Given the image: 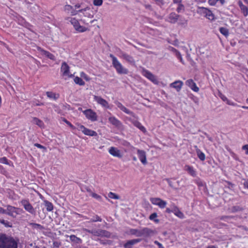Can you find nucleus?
<instances>
[{"label": "nucleus", "instance_id": "obj_64", "mask_svg": "<svg viewBox=\"0 0 248 248\" xmlns=\"http://www.w3.org/2000/svg\"><path fill=\"white\" fill-rule=\"evenodd\" d=\"M206 248H218L217 247L214 245L208 246Z\"/></svg>", "mask_w": 248, "mask_h": 248}, {"label": "nucleus", "instance_id": "obj_25", "mask_svg": "<svg viewBox=\"0 0 248 248\" xmlns=\"http://www.w3.org/2000/svg\"><path fill=\"white\" fill-rule=\"evenodd\" d=\"M108 121L110 124L116 127H120L122 125L121 122L114 116L109 117Z\"/></svg>", "mask_w": 248, "mask_h": 248}, {"label": "nucleus", "instance_id": "obj_57", "mask_svg": "<svg viewBox=\"0 0 248 248\" xmlns=\"http://www.w3.org/2000/svg\"><path fill=\"white\" fill-rule=\"evenodd\" d=\"M31 225L34 227L35 228H39V229H41L42 228V226L40 224H37V223H32Z\"/></svg>", "mask_w": 248, "mask_h": 248}, {"label": "nucleus", "instance_id": "obj_10", "mask_svg": "<svg viewBox=\"0 0 248 248\" xmlns=\"http://www.w3.org/2000/svg\"><path fill=\"white\" fill-rule=\"evenodd\" d=\"M150 200L153 204L158 206L161 209H164L166 206L167 202L159 198H151Z\"/></svg>", "mask_w": 248, "mask_h": 248}, {"label": "nucleus", "instance_id": "obj_56", "mask_svg": "<svg viewBox=\"0 0 248 248\" xmlns=\"http://www.w3.org/2000/svg\"><path fill=\"white\" fill-rule=\"evenodd\" d=\"M242 149L245 150L246 155H248V144L243 146Z\"/></svg>", "mask_w": 248, "mask_h": 248}, {"label": "nucleus", "instance_id": "obj_6", "mask_svg": "<svg viewBox=\"0 0 248 248\" xmlns=\"http://www.w3.org/2000/svg\"><path fill=\"white\" fill-rule=\"evenodd\" d=\"M86 118L91 122H95L97 120V115L96 112L91 108L82 111Z\"/></svg>", "mask_w": 248, "mask_h": 248}, {"label": "nucleus", "instance_id": "obj_34", "mask_svg": "<svg viewBox=\"0 0 248 248\" xmlns=\"http://www.w3.org/2000/svg\"><path fill=\"white\" fill-rule=\"evenodd\" d=\"M117 107L123 111L126 114H130V111L126 108H125L121 103L118 102Z\"/></svg>", "mask_w": 248, "mask_h": 248}, {"label": "nucleus", "instance_id": "obj_53", "mask_svg": "<svg viewBox=\"0 0 248 248\" xmlns=\"http://www.w3.org/2000/svg\"><path fill=\"white\" fill-rule=\"evenodd\" d=\"M73 7L70 5L67 4L64 6V10L69 11L73 10Z\"/></svg>", "mask_w": 248, "mask_h": 248}, {"label": "nucleus", "instance_id": "obj_47", "mask_svg": "<svg viewBox=\"0 0 248 248\" xmlns=\"http://www.w3.org/2000/svg\"><path fill=\"white\" fill-rule=\"evenodd\" d=\"M93 4L95 6H100L103 4V0H93Z\"/></svg>", "mask_w": 248, "mask_h": 248}, {"label": "nucleus", "instance_id": "obj_29", "mask_svg": "<svg viewBox=\"0 0 248 248\" xmlns=\"http://www.w3.org/2000/svg\"><path fill=\"white\" fill-rule=\"evenodd\" d=\"M44 203L47 211L50 212L53 210V205L51 202L45 200Z\"/></svg>", "mask_w": 248, "mask_h": 248}, {"label": "nucleus", "instance_id": "obj_21", "mask_svg": "<svg viewBox=\"0 0 248 248\" xmlns=\"http://www.w3.org/2000/svg\"><path fill=\"white\" fill-rule=\"evenodd\" d=\"M180 16L174 12L170 13L168 17V21L171 23H175L178 20Z\"/></svg>", "mask_w": 248, "mask_h": 248}, {"label": "nucleus", "instance_id": "obj_28", "mask_svg": "<svg viewBox=\"0 0 248 248\" xmlns=\"http://www.w3.org/2000/svg\"><path fill=\"white\" fill-rule=\"evenodd\" d=\"M186 170L192 176L195 177L196 175V173L193 167L186 165Z\"/></svg>", "mask_w": 248, "mask_h": 248}, {"label": "nucleus", "instance_id": "obj_38", "mask_svg": "<svg viewBox=\"0 0 248 248\" xmlns=\"http://www.w3.org/2000/svg\"><path fill=\"white\" fill-rule=\"evenodd\" d=\"M157 217V214L156 213H154L150 215L149 218L150 220H154L155 222L158 223L159 220L158 219H156Z\"/></svg>", "mask_w": 248, "mask_h": 248}, {"label": "nucleus", "instance_id": "obj_27", "mask_svg": "<svg viewBox=\"0 0 248 248\" xmlns=\"http://www.w3.org/2000/svg\"><path fill=\"white\" fill-rule=\"evenodd\" d=\"M121 57L130 63H133L135 62L133 58L126 53H123Z\"/></svg>", "mask_w": 248, "mask_h": 248}, {"label": "nucleus", "instance_id": "obj_22", "mask_svg": "<svg viewBox=\"0 0 248 248\" xmlns=\"http://www.w3.org/2000/svg\"><path fill=\"white\" fill-rule=\"evenodd\" d=\"M171 206L173 207V214L175 216L181 219L185 218L184 214L180 210L179 208L174 203H172Z\"/></svg>", "mask_w": 248, "mask_h": 248}, {"label": "nucleus", "instance_id": "obj_62", "mask_svg": "<svg viewBox=\"0 0 248 248\" xmlns=\"http://www.w3.org/2000/svg\"><path fill=\"white\" fill-rule=\"evenodd\" d=\"M173 3L175 4H180L182 3V0H172Z\"/></svg>", "mask_w": 248, "mask_h": 248}, {"label": "nucleus", "instance_id": "obj_54", "mask_svg": "<svg viewBox=\"0 0 248 248\" xmlns=\"http://www.w3.org/2000/svg\"><path fill=\"white\" fill-rule=\"evenodd\" d=\"M157 4L159 5H163L164 4V2L163 0H154Z\"/></svg>", "mask_w": 248, "mask_h": 248}, {"label": "nucleus", "instance_id": "obj_19", "mask_svg": "<svg viewBox=\"0 0 248 248\" xmlns=\"http://www.w3.org/2000/svg\"><path fill=\"white\" fill-rule=\"evenodd\" d=\"M141 241V239H134L127 241L124 245V248H132L133 246L140 242Z\"/></svg>", "mask_w": 248, "mask_h": 248}, {"label": "nucleus", "instance_id": "obj_59", "mask_svg": "<svg viewBox=\"0 0 248 248\" xmlns=\"http://www.w3.org/2000/svg\"><path fill=\"white\" fill-rule=\"evenodd\" d=\"M177 55L178 58L180 60V62H182V63H183V59H182V56L180 54V53L179 52H178L177 54Z\"/></svg>", "mask_w": 248, "mask_h": 248}, {"label": "nucleus", "instance_id": "obj_36", "mask_svg": "<svg viewBox=\"0 0 248 248\" xmlns=\"http://www.w3.org/2000/svg\"><path fill=\"white\" fill-rule=\"evenodd\" d=\"M33 120L34 123L40 127H42L44 125L43 122L36 117H33Z\"/></svg>", "mask_w": 248, "mask_h": 248}, {"label": "nucleus", "instance_id": "obj_2", "mask_svg": "<svg viewBox=\"0 0 248 248\" xmlns=\"http://www.w3.org/2000/svg\"><path fill=\"white\" fill-rule=\"evenodd\" d=\"M153 232L151 229L147 227L143 228L141 230L136 229H131L130 230V233L137 237H148Z\"/></svg>", "mask_w": 248, "mask_h": 248}, {"label": "nucleus", "instance_id": "obj_17", "mask_svg": "<svg viewBox=\"0 0 248 248\" xmlns=\"http://www.w3.org/2000/svg\"><path fill=\"white\" fill-rule=\"evenodd\" d=\"M137 154L138 157L140 162L143 164L146 165L147 163L146 152L143 150L138 149Z\"/></svg>", "mask_w": 248, "mask_h": 248}, {"label": "nucleus", "instance_id": "obj_60", "mask_svg": "<svg viewBox=\"0 0 248 248\" xmlns=\"http://www.w3.org/2000/svg\"><path fill=\"white\" fill-rule=\"evenodd\" d=\"M6 213V210L0 207V214H5Z\"/></svg>", "mask_w": 248, "mask_h": 248}, {"label": "nucleus", "instance_id": "obj_15", "mask_svg": "<svg viewBox=\"0 0 248 248\" xmlns=\"http://www.w3.org/2000/svg\"><path fill=\"white\" fill-rule=\"evenodd\" d=\"M108 153L113 156L117 157L119 158H121L123 156V154L121 151L115 147H110L108 149Z\"/></svg>", "mask_w": 248, "mask_h": 248}, {"label": "nucleus", "instance_id": "obj_45", "mask_svg": "<svg viewBox=\"0 0 248 248\" xmlns=\"http://www.w3.org/2000/svg\"><path fill=\"white\" fill-rule=\"evenodd\" d=\"M62 121L72 129H75V127L69 121L67 120L65 118H62Z\"/></svg>", "mask_w": 248, "mask_h": 248}, {"label": "nucleus", "instance_id": "obj_50", "mask_svg": "<svg viewBox=\"0 0 248 248\" xmlns=\"http://www.w3.org/2000/svg\"><path fill=\"white\" fill-rule=\"evenodd\" d=\"M91 195L93 198H94L97 200H100L101 199V197L100 195H99L97 194H96L95 193H92Z\"/></svg>", "mask_w": 248, "mask_h": 248}, {"label": "nucleus", "instance_id": "obj_12", "mask_svg": "<svg viewBox=\"0 0 248 248\" xmlns=\"http://www.w3.org/2000/svg\"><path fill=\"white\" fill-rule=\"evenodd\" d=\"M93 100L105 108H110L108 102L102 97L97 95H93Z\"/></svg>", "mask_w": 248, "mask_h": 248}, {"label": "nucleus", "instance_id": "obj_37", "mask_svg": "<svg viewBox=\"0 0 248 248\" xmlns=\"http://www.w3.org/2000/svg\"><path fill=\"white\" fill-rule=\"evenodd\" d=\"M197 154L199 159L202 161H204L205 159V154L202 152L200 150H197Z\"/></svg>", "mask_w": 248, "mask_h": 248}, {"label": "nucleus", "instance_id": "obj_11", "mask_svg": "<svg viewBox=\"0 0 248 248\" xmlns=\"http://www.w3.org/2000/svg\"><path fill=\"white\" fill-rule=\"evenodd\" d=\"M78 130H81L85 135L89 136H96L97 135L96 131L88 129L83 125L78 124Z\"/></svg>", "mask_w": 248, "mask_h": 248}, {"label": "nucleus", "instance_id": "obj_26", "mask_svg": "<svg viewBox=\"0 0 248 248\" xmlns=\"http://www.w3.org/2000/svg\"><path fill=\"white\" fill-rule=\"evenodd\" d=\"M133 124L138 128L140 130L143 132L145 133L146 132V128L143 126L142 124L137 120H133L132 122Z\"/></svg>", "mask_w": 248, "mask_h": 248}, {"label": "nucleus", "instance_id": "obj_61", "mask_svg": "<svg viewBox=\"0 0 248 248\" xmlns=\"http://www.w3.org/2000/svg\"><path fill=\"white\" fill-rule=\"evenodd\" d=\"M244 188L248 189V180H246L244 183Z\"/></svg>", "mask_w": 248, "mask_h": 248}, {"label": "nucleus", "instance_id": "obj_5", "mask_svg": "<svg viewBox=\"0 0 248 248\" xmlns=\"http://www.w3.org/2000/svg\"><path fill=\"white\" fill-rule=\"evenodd\" d=\"M109 57L112 59V65L117 73L120 74H127L128 73V70L123 66L116 57L111 54H110Z\"/></svg>", "mask_w": 248, "mask_h": 248}, {"label": "nucleus", "instance_id": "obj_44", "mask_svg": "<svg viewBox=\"0 0 248 248\" xmlns=\"http://www.w3.org/2000/svg\"><path fill=\"white\" fill-rule=\"evenodd\" d=\"M91 222H101L102 221V218L98 216V215H95L94 217H93V218L91 219Z\"/></svg>", "mask_w": 248, "mask_h": 248}, {"label": "nucleus", "instance_id": "obj_24", "mask_svg": "<svg viewBox=\"0 0 248 248\" xmlns=\"http://www.w3.org/2000/svg\"><path fill=\"white\" fill-rule=\"evenodd\" d=\"M85 231L93 234V235L96 236H102L104 235L106 231L102 230H90L88 229H85Z\"/></svg>", "mask_w": 248, "mask_h": 248}, {"label": "nucleus", "instance_id": "obj_43", "mask_svg": "<svg viewBox=\"0 0 248 248\" xmlns=\"http://www.w3.org/2000/svg\"><path fill=\"white\" fill-rule=\"evenodd\" d=\"M44 103L39 101V100L33 101L32 102V106L33 107L35 106H43Z\"/></svg>", "mask_w": 248, "mask_h": 248}, {"label": "nucleus", "instance_id": "obj_30", "mask_svg": "<svg viewBox=\"0 0 248 248\" xmlns=\"http://www.w3.org/2000/svg\"><path fill=\"white\" fill-rule=\"evenodd\" d=\"M46 94L48 98L53 99L54 100L57 99L59 97V94H56L52 92H46Z\"/></svg>", "mask_w": 248, "mask_h": 248}, {"label": "nucleus", "instance_id": "obj_8", "mask_svg": "<svg viewBox=\"0 0 248 248\" xmlns=\"http://www.w3.org/2000/svg\"><path fill=\"white\" fill-rule=\"evenodd\" d=\"M5 210L6 213H5V214H7L12 217H16V215L19 214V212H23L22 209L9 205L7 206L6 209Z\"/></svg>", "mask_w": 248, "mask_h": 248}, {"label": "nucleus", "instance_id": "obj_7", "mask_svg": "<svg viewBox=\"0 0 248 248\" xmlns=\"http://www.w3.org/2000/svg\"><path fill=\"white\" fill-rule=\"evenodd\" d=\"M70 22L73 26L75 30L79 32H83L88 30L87 28L81 26L78 20L76 18H71Z\"/></svg>", "mask_w": 248, "mask_h": 248}, {"label": "nucleus", "instance_id": "obj_33", "mask_svg": "<svg viewBox=\"0 0 248 248\" xmlns=\"http://www.w3.org/2000/svg\"><path fill=\"white\" fill-rule=\"evenodd\" d=\"M219 31L220 32L225 36L226 37H227L229 35V31L228 29L224 27H220L219 29Z\"/></svg>", "mask_w": 248, "mask_h": 248}, {"label": "nucleus", "instance_id": "obj_39", "mask_svg": "<svg viewBox=\"0 0 248 248\" xmlns=\"http://www.w3.org/2000/svg\"><path fill=\"white\" fill-rule=\"evenodd\" d=\"M108 197L112 199L118 200L120 199V197L118 195L112 192H110L108 193Z\"/></svg>", "mask_w": 248, "mask_h": 248}, {"label": "nucleus", "instance_id": "obj_41", "mask_svg": "<svg viewBox=\"0 0 248 248\" xmlns=\"http://www.w3.org/2000/svg\"><path fill=\"white\" fill-rule=\"evenodd\" d=\"M69 238H70V240L71 241L76 242V243H78V242L80 240V239L79 238L77 237L76 235H73V234L69 236Z\"/></svg>", "mask_w": 248, "mask_h": 248}, {"label": "nucleus", "instance_id": "obj_46", "mask_svg": "<svg viewBox=\"0 0 248 248\" xmlns=\"http://www.w3.org/2000/svg\"><path fill=\"white\" fill-rule=\"evenodd\" d=\"M233 216H222L219 217V219L221 220L227 221L228 219L232 218Z\"/></svg>", "mask_w": 248, "mask_h": 248}, {"label": "nucleus", "instance_id": "obj_14", "mask_svg": "<svg viewBox=\"0 0 248 248\" xmlns=\"http://www.w3.org/2000/svg\"><path fill=\"white\" fill-rule=\"evenodd\" d=\"M61 71L62 72V76H68L69 78L74 77L73 74H70V67L65 62L62 63L61 67Z\"/></svg>", "mask_w": 248, "mask_h": 248}, {"label": "nucleus", "instance_id": "obj_55", "mask_svg": "<svg viewBox=\"0 0 248 248\" xmlns=\"http://www.w3.org/2000/svg\"><path fill=\"white\" fill-rule=\"evenodd\" d=\"M171 207H172V209H170V208H167L166 210H165V212L166 213H168V214H170L171 213H173V207H172L171 205Z\"/></svg>", "mask_w": 248, "mask_h": 248}, {"label": "nucleus", "instance_id": "obj_9", "mask_svg": "<svg viewBox=\"0 0 248 248\" xmlns=\"http://www.w3.org/2000/svg\"><path fill=\"white\" fill-rule=\"evenodd\" d=\"M21 203L26 211L31 213V214H35V211L32 205L30 203L29 200L22 199L21 201Z\"/></svg>", "mask_w": 248, "mask_h": 248}, {"label": "nucleus", "instance_id": "obj_3", "mask_svg": "<svg viewBox=\"0 0 248 248\" xmlns=\"http://www.w3.org/2000/svg\"><path fill=\"white\" fill-rule=\"evenodd\" d=\"M197 13L201 16H203L210 21H214L215 19V15L212 11L208 8L204 7H198Z\"/></svg>", "mask_w": 248, "mask_h": 248}, {"label": "nucleus", "instance_id": "obj_35", "mask_svg": "<svg viewBox=\"0 0 248 248\" xmlns=\"http://www.w3.org/2000/svg\"><path fill=\"white\" fill-rule=\"evenodd\" d=\"M0 223L3 225L5 227H12V223L7 220L0 218Z\"/></svg>", "mask_w": 248, "mask_h": 248}, {"label": "nucleus", "instance_id": "obj_16", "mask_svg": "<svg viewBox=\"0 0 248 248\" xmlns=\"http://www.w3.org/2000/svg\"><path fill=\"white\" fill-rule=\"evenodd\" d=\"M237 4L240 9L241 13L244 17L248 16V7L244 5L241 0H238Z\"/></svg>", "mask_w": 248, "mask_h": 248}, {"label": "nucleus", "instance_id": "obj_58", "mask_svg": "<svg viewBox=\"0 0 248 248\" xmlns=\"http://www.w3.org/2000/svg\"><path fill=\"white\" fill-rule=\"evenodd\" d=\"M154 243L156 245H157L158 247L159 248H164L163 245H162V244H161L160 242H159L158 241L155 240V242H154Z\"/></svg>", "mask_w": 248, "mask_h": 248}, {"label": "nucleus", "instance_id": "obj_4", "mask_svg": "<svg viewBox=\"0 0 248 248\" xmlns=\"http://www.w3.org/2000/svg\"><path fill=\"white\" fill-rule=\"evenodd\" d=\"M109 57L112 59V65L117 73L120 74H127L128 73V70L123 66L116 57L111 54H110Z\"/></svg>", "mask_w": 248, "mask_h": 248}, {"label": "nucleus", "instance_id": "obj_42", "mask_svg": "<svg viewBox=\"0 0 248 248\" xmlns=\"http://www.w3.org/2000/svg\"><path fill=\"white\" fill-rule=\"evenodd\" d=\"M243 210V208L239 206H234L232 208V213L237 212L238 211H241Z\"/></svg>", "mask_w": 248, "mask_h": 248}, {"label": "nucleus", "instance_id": "obj_48", "mask_svg": "<svg viewBox=\"0 0 248 248\" xmlns=\"http://www.w3.org/2000/svg\"><path fill=\"white\" fill-rule=\"evenodd\" d=\"M80 76L86 81H89L90 80V77L83 72L80 73Z\"/></svg>", "mask_w": 248, "mask_h": 248}, {"label": "nucleus", "instance_id": "obj_20", "mask_svg": "<svg viewBox=\"0 0 248 248\" xmlns=\"http://www.w3.org/2000/svg\"><path fill=\"white\" fill-rule=\"evenodd\" d=\"M186 84L193 91L198 92L199 91V88L197 87L193 79H189L187 80L186 82Z\"/></svg>", "mask_w": 248, "mask_h": 248}, {"label": "nucleus", "instance_id": "obj_31", "mask_svg": "<svg viewBox=\"0 0 248 248\" xmlns=\"http://www.w3.org/2000/svg\"><path fill=\"white\" fill-rule=\"evenodd\" d=\"M74 81L76 84L80 86H84L85 84V82L82 79L78 76L75 77L74 78Z\"/></svg>", "mask_w": 248, "mask_h": 248}, {"label": "nucleus", "instance_id": "obj_18", "mask_svg": "<svg viewBox=\"0 0 248 248\" xmlns=\"http://www.w3.org/2000/svg\"><path fill=\"white\" fill-rule=\"evenodd\" d=\"M183 85V82L181 80H176L170 84V87L175 89L177 92H180Z\"/></svg>", "mask_w": 248, "mask_h": 248}, {"label": "nucleus", "instance_id": "obj_49", "mask_svg": "<svg viewBox=\"0 0 248 248\" xmlns=\"http://www.w3.org/2000/svg\"><path fill=\"white\" fill-rule=\"evenodd\" d=\"M0 163L8 165L9 164L8 160L6 157H3L0 158Z\"/></svg>", "mask_w": 248, "mask_h": 248}, {"label": "nucleus", "instance_id": "obj_23", "mask_svg": "<svg viewBox=\"0 0 248 248\" xmlns=\"http://www.w3.org/2000/svg\"><path fill=\"white\" fill-rule=\"evenodd\" d=\"M37 49L39 51L42 52L44 55H45L47 58H49V59L51 60H55V56L49 51L44 50L40 46H37Z\"/></svg>", "mask_w": 248, "mask_h": 248}, {"label": "nucleus", "instance_id": "obj_13", "mask_svg": "<svg viewBox=\"0 0 248 248\" xmlns=\"http://www.w3.org/2000/svg\"><path fill=\"white\" fill-rule=\"evenodd\" d=\"M142 75L154 84H157L158 83V81L156 77L149 71L147 70H143L142 71Z\"/></svg>", "mask_w": 248, "mask_h": 248}, {"label": "nucleus", "instance_id": "obj_32", "mask_svg": "<svg viewBox=\"0 0 248 248\" xmlns=\"http://www.w3.org/2000/svg\"><path fill=\"white\" fill-rule=\"evenodd\" d=\"M218 1H219L221 5H223L225 2V0H208V3L211 6H215Z\"/></svg>", "mask_w": 248, "mask_h": 248}, {"label": "nucleus", "instance_id": "obj_52", "mask_svg": "<svg viewBox=\"0 0 248 248\" xmlns=\"http://www.w3.org/2000/svg\"><path fill=\"white\" fill-rule=\"evenodd\" d=\"M34 145L35 147H37V148H38L39 149H44V150H46V147L43 146L42 145H41V144H40L39 143H35L34 144Z\"/></svg>", "mask_w": 248, "mask_h": 248}, {"label": "nucleus", "instance_id": "obj_40", "mask_svg": "<svg viewBox=\"0 0 248 248\" xmlns=\"http://www.w3.org/2000/svg\"><path fill=\"white\" fill-rule=\"evenodd\" d=\"M178 4V7L176 9V11L178 13H181V12H184L185 11L184 5L182 3H180V4Z\"/></svg>", "mask_w": 248, "mask_h": 248}, {"label": "nucleus", "instance_id": "obj_63", "mask_svg": "<svg viewBox=\"0 0 248 248\" xmlns=\"http://www.w3.org/2000/svg\"><path fill=\"white\" fill-rule=\"evenodd\" d=\"M85 189L88 192L90 193L91 194L92 193H93L91 188L89 187H86Z\"/></svg>", "mask_w": 248, "mask_h": 248}, {"label": "nucleus", "instance_id": "obj_51", "mask_svg": "<svg viewBox=\"0 0 248 248\" xmlns=\"http://www.w3.org/2000/svg\"><path fill=\"white\" fill-rule=\"evenodd\" d=\"M85 11V9H81L78 11L72 10L71 12V14L72 16H74L77 14L78 12H82L83 11Z\"/></svg>", "mask_w": 248, "mask_h": 248}, {"label": "nucleus", "instance_id": "obj_1", "mask_svg": "<svg viewBox=\"0 0 248 248\" xmlns=\"http://www.w3.org/2000/svg\"><path fill=\"white\" fill-rule=\"evenodd\" d=\"M0 248H17V243L13 237L0 233Z\"/></svg>", "mask_w": 248, "mask_h": 248}]
</instances>
